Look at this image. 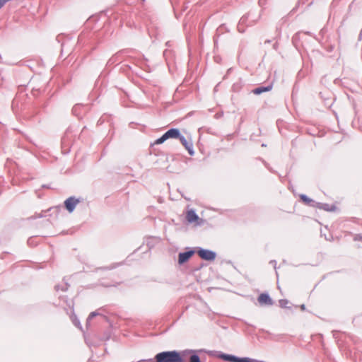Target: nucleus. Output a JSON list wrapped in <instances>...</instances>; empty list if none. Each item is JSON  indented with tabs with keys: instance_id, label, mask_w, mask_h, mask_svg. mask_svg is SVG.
Wrapping results in <instances>:
<instances>
[{
	"instance_id": "nucleus-1",
	"label": "nucleus",
	"mask_w": 362,
	"mask_h": 362,
	"mask_svg": "<svg viewBox=\"0 0 362 362\" xmlns=\"http://www.w3.org/2000/svg\"><path fill=\"white\" fill-rule=\"evenodd\" d=\"M155 362H184L180 353L176 351H163L157 354Z\"/></svg>"
},
{
	"instance_id": "nucleus-2",
	"label": "nucleus",
	"mask_w": 362,
	"mask_h": 362,
	"mask_svg": "<svg viewBox=\"0 0 362 362\" xmlns=\"http://www.w3.org/2000/svg\"><path fill=\"white\" fill-rule=\"evenodd\" d=\"M180 131L177 129H170L167 131L161 137L156 139L153 145H158L163 144L169 139H178L180 137Z\"/></svg>"
},
{
	"instance_id": "nucleus-3",
	"label": "nucleus",
	"mask_w": 362,
	"mask_h": 362,
	"mask_svg": "<svg viewBox=\"0 0 362 362\" xmlns=\"http://www.w3.org/2000/svg\"><path fill=\"white\" fill-rule=\"evenodd\" d=\"M80 202V199H77L74 197H70L64 201V206L69 213H71Z\"/></svg>"
},
{
	"instance_id": "nucleus-4",
	"label": "nucleus",
	"mask_w": 362,
	"mask_h": 362,
	"mask_svg": "<svg viewBox=\"0 0 362 362\" xmlns=\"http://www.w3.org/2000/svg\"><path fill=\"white\" fill-rule=\"evenodd\" d=\"M186 219L190 223H194L196 225H199L202 223V221L199 217L196 214L195 211L192 209L187 211L186 214Z\"/></svg>"
},
{
	"instance_id": "nucleus-5",
	"label": "nucleus",
	"mask_w": 362,
	"mask_h": 362,
	"mask_svg": "<svg viewBox=\"0 0 362 362\" xmlns=\"http://www.w3.org/2000/svg\"><path fill=\"white\" fill-rule=\"evenodd\" d=\"M220 358L229 362H252V360L249 358H238L235 356L228 354H221Z\"/></svg>"
},
{
	"instance_id": "nucleus-6",
	"label": "nucleus",
	"mask_w": 362,
	"mask_h": 362,
	"mask_svg": "<svg viewBox=\"0 0 362 362\" xmlns=\"http://www.w3.org/2000/svg\"><path fill=\"white\" fill-rule=\"evenodd\" d=\"M199 256L205 260L211 261L214 260L216 257V254L210 250H199L197 252Z\"/></svg>"
},
{
	"instance_id": "nucleus-7",
	"label": "nucleus",
	"mask_w": 362,
	"mask_h": 362,
	"mask_svg": "<svg viewBox=\"0 0 362 362\" xmlns=\"http://www.w3.org/2000/svg\"><path fill=\"white\" fill-rule=\"evenodd\" d=\"M182 143V144L185 146L186 150L188 151L189 154L192 156L194 154L193 151V145L191 141H187L183 136L180 135L178 138Z\"/></svg>"
},
{
	"instance_id": "nucleus-8",
	"label": "nucleus",
	"mask_w": 362,
	"mask_h": 362,
	"mask_svg": "<svg viewBox=\"0 0 362 362\" xmlns=\"http://www.w3.org/2000/svg\"><path fill=\"white\" fill-rule=\"evenodd\" d=\"M258 302L261 305H272L273 304V300L269 297V296L267 293H261L258 298Z\"/></svg>"
},
{
	"instance_id": "nucleus-9",
	"label": "nucleus",
	"mask_w": 362,
	"mask_h": 362,
	"mask_svg": "<svg viewBox=\"0 0 362 362\" xmlns=\"http://www.w3.org/2000/svg\"><path fill=\"white\" fill-rule=\"evenodd\" d=\"M194 252L192 250L180 253L178 256V263L180 264H182L183 263L187 262L189 259L194 255Z\"/></svg>"
},
{
	"instance_id": "nucleus-10",
	"label": "nucleus",
	"mask_w": 362,
	"mask_h": 362,
	"mask_svg": "<svg viewBox=\"0 0 362 362\" xmlns=\"http://www.w3.org/2000/svg\"><path fill=\"white\" fill-rule=\"evenodd\" d=\"M319 208L330 212H334L337 210V206L335 204H322Z\"/></svg>"
},
{
	"instance_id": "nucleus-11",
	"label": "nucleus",
	"mask_w": 362,
	"mask_h": 362,
	"mask_svg": "<svg viewBox=\"0 0 362 362\" xmlns=\"http://www.w3.org/2000/svg\"><path fill=\"white\" fill-rule=\"evenodd\" d=\"M272 89V86H269L267 87H259L252 90V93L255 95H259L264 92L269 91Z\"/></svg>"
},
{
	"instance_id": "nucleus-12",
	"label": "nucleus",
	"mask_w": 362,
	"mask_h": 362,
	"mask_svg": "<svg viewBox=\"0 0 362 362\" xmlns=\"http://www.w3.org/2000/svg\"><path fill=\"white\" fill-rule=\"evenodd\" d=\"M300 199L305 204H310L313 202V200L311 199H310L305 194H300Z\"/></svg>"
},
{
	"instance_id": "nucleus-13",
	"label": "nucleus",
	"mask_w": 362,
	"mask_h": 362,
	"mask_svg": "<svg viewBox=\"0 0 362 362\" xmlns=\"http://www.w3.org/2000/svg\"><path fill=\"white\" fill-rule=\"evenodd\" d=\"M189 362H201V361L197 355H192L189 358Z\"/></svg>"
},
{
	"instance_id": "nucleus-14",
	"label": "nucleus",
	"mask_w": 362,
	"mask_h": 362,
	"mask_svg": "<svg viewBox=\"0 0 362 362\" xmlns=\"http://www.w3.org/2000/svg\"><path fill=\"white\" fill-rule=\"evenodd\" d=\"M99 314L97 313V312H92L90 313V314L89 315L88 317V320L90 321V320H92L94 317L98 315Z\"/></svg>"
},
{
	"instance_id": "nucleus-15",
	"label": "nucleus",
	"mask_w": 362,
	"mask_h": 362,
	"mask_svg": "<svg viewBox=\"0 0 362 362\" xmlns=\"http://www.w3.org/2000/svg\"><path fill=\"white\" fill-rule=\"evenodd\" d=\"M287 303H288V301L286 300H279V304L281 307H285Z\"/></svg>"
},
{
	"instance_id": "nucleus-16",
	"label": "nucleus",
	"mask_w": 362,
	"mask_h": 362,
	"mask_svg": "<svg viewBox=\"0 0 362 362\" xmlns=\"http://www.w3.org/2000/svg\"><path fill=\"white\" fill-rule=\"evenodd\" d=\"M9 0H0V8Z\"/></svg>"
},
{
	"instance_id": "nucleus-17",
	"label": "nucleus",
	"mask_w": 362,
	"mask_h": 362,
	"mask_svg": "<svg viewBox=\"0 0 362 362\" xmlns=\"http://www.w3.org/2000/svg\"><path fill=\"white\" fill-rule=\"evenodd\" d=\"M301 309H302V310H304V309H305V305H303L301 306Z\"/></svg>"
}]
</instances>
